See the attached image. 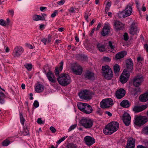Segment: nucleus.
<instances>
[{
	"mask_svg": "<svg viewBox=\"0 0 148 148\" xmlns=\"http://www.w3.org/2000/svg\"><path fill=\"white\" fill-rule=\"evenodd\" d=\"M119 127L118 122L113 121L108 123L103 129V131L105 134L110 135L116 131Z\"/></svg>",
	"mask_w": 148,
	"mask_h": 148,
	"instance_id": "obj_1",
	"label": "nucleus"
},
{
	"mask_svg": "<svg viewBox=\"0 0 148 148\" xmlns=\"http://www.w3.org/2000/svg\"><path fill=\"white\" fill-rule=\"evenodd\" d=\"M57 80L60 85L65 86L69 84L71 82V78L69 75L65 73L61 74L57 78Z\"/></svg>",
	"mask_w": 148,
	"mask_h": 148,
	"instance_id": "obj_2",
	"label": "nucleus"
},
{
	"mask_svg": "<svg viewBox=\"0 0 148 148\" xmlns=\"http://www.w3.org/2000/svg\"><path fill=\"white\" fill-rule=\"evenodd\" d=\"M102 74L105 78L108 80L111 79L113 77L112 71L108 65L102 66Z\"/></svg>",
	"mask_w": 148,
	"mask_h": 148,
	"instance_id": "obj_3",
	"label": "nucleus"
},
{
	"mask_svg": "<svg viewBox=\"0 0 148 148\" xmlns=\"http://www.w3.org/2000/svg\"><path fill=\"white\" fill-rule=\"evenodd\" d=\"M82 126L87 129L91 128L93 125V121L89 118H83L80 121Z\"/></svg>",
	"mask_w": 148,
	"mask_h": 148,
	"instance_id": "obj_4",
	"label": "nucleus"
},
{
	"mask_svg": "<svg viewBox=\"0 0 148 148\" xmlns=\"http://www.w3.org/2000/svg\"><path fill=\"white\" fill-rule=\"evenodd\" d=\"M114 104L113 101L111 98L103 99L100 103V107L102 108H108Z\"/></svg>",
	"mask_w": 148,
	"mask_h": 148,
	"instance_id": "obj_5",
	"label": "nucleus"
},
{
	"mask_svg": "<svg viewBox=\"0 0 148 148\" xmlns=\"http://www.w3.org/2000/svg\"><path fill=\"white\" fill-rule=\"evenodd\" d=\"M71 69L73 73L78 75H81L83 71L82 67L77 63L72 64L71 65Z\"/></svg>",
	"mask_w": 148,
	"mask_h": 148,
	"instance_id": "obj_6",
	"label": "nucleus"
},
{
	"mask_svg": "<svg viewBox=\"0 0 148 148\" xmlns=\"http://www.w3.org/2000/svg\"><path fill=\"white\" fill-rule=\"evenodd\" d=\"M144 81V78L141 75H138L133 79V84L135 87H138L141 85Z\"/></svg>",
	"mask_w": 148,
	"mask_h": 148,
	"instance_id": "obj_7",
	"label": "nucleus"
},
{
	"mask_svg": "<svg viewBox=\"0 0 148 148\" xmlns=\"http://www.w3.org/2000/svg\"><path fill=\"white\" fill-rule=\"evenodd\" d=\"M148 121V118L145 116H138L135 119L136 124L140 126L143 125Z\"/></svg>",
	"mask_w": 148,
	"mask_h": 148,
	"instance_id": "obj_8",
	"label": "nucleus"
},
{
	"mask_svg": "<svg viewBox=\"0 0 148 148\" xmlns=\"http://www.w3.org/2000/svg\"><path fill=\"white\" fill-rule=\"evenodd\" d=\"M79 95L80 98L86 100H89L92 98L90 92L87 90L80 92L79 94Z\"/></svg>",
	"mask_w": 148,
	"mask_h": 148,
	"instance_id": "obj_9",
	"label": "nucleus"
},
{
	"mask_svg": "<svg viewBox=\"0 0 148 148\" xmlns=\"http://www.w3.org/2000/svg\"><path fill=\"white\" fill-rule=\"evenodd\" d=\"M130 76L129 72L126 70H124L120 77V80L121 83L122 84L126 83L128 80Z\"/></svg>",
	"mask_w": 148,
	"mask_h": 148,
	"instance_id": "obj_10",
	"label": "nucleus"
},
{
	"mask_svg": "<svg viewBox=\"0 0 148 148\" xmlns=\"http://www.w3.org/2000/svg\"><path fill=\"white\" fill-rule=\"evenodd\" d=\"M24 51L23 49L21 46H16L14 49L13 55L14 57H19Z\"/></svg>",
	"mask_w": 148,
	"mask_h": 148,
	"instance_id": "obj_11",
	"label": "nucleus"
},
{
	"mask_svg": "<svg viewBox=\"0 0 148 148\" xmlns=\"http://www.w3.org/2000/svg\"><path fill=\"white\" fill-rule=\"evenodd\" d=\"M85 144L88 146H90L93 144L95 142V139L90 136H86L84 139Z\"/></svg>",
	"mask_w": 148,
	"mask_h": 148,
	"instance_id": "obj_12",
	"label": "nucleus"
},
{
	"mask_svg": "<svg viewBox=\"0 0 148 148\" xmlns=\"http://www.w3.org/2000/svg\"><path fill=\"white\" fill-rule=\"evenodd\" d=\"M139 29L134 23H133L130 26L129 29V33L130 34L134 35L136 34L139 32Z\"/></svg>",
	"mask_w": 148,
	"mask_h": 148,
	"instance_id": "obj_13",
	"label": "nucleus"
},
{
	"mask_svg": "<svg viewBox=\"0 0 148 148\" xmlns=\"http://www.w3.org/2000/svg\"><path fill=\"white\" fill-rule=\"evenodd\" d=\"M110 28L109 24L108 23H106L101 32V35L103 36L107 35L110 32Z\"/></svg>",
	"mask_w": 148,
	"mask_h": 148,
	"instance_id": "obj_14",
	"label": "nucleus"
},
{
	"mask_svg": "<svg viewBox=\"0 0 148 148\" xmlns=\"http://www.w3.org/2000/svg\"><path fill=\"white\" fill-rule=\"evenodd\" d=\"M131 117L130 114L127 112H125L123 114V121L125 124L126 126H128L130 123Z\"/></svg>",
	"mask_w": 148,
	"mask_h": 148,
	"instance_id": "obj_15",
	"label": "nucleus"
},
{
	"mask_svg": "<svg viewBox=\"0 0 148 148\" xmlns=\"http://www.w3.org/2000/svg\"><path fill=\"white\" fill-rule=\"evenodd\" d=\"M46 76L49 81L52 83H55L56 82V78L54 74L49 71L47 73Z\"/></svg>",
	"mask_w": 148,
	"mask_h": 148,
	"instance_id": "obj_16",
	"label": "nucleus"
},
{
	"mask_svg": "<svg viewBox=\"0 0 148 148\" xmlns=\"http://www.w3.org/2000/svg\"><path fill=\"white\" fill-rule=\"evenodd\" d=\"M125 91L123 89L121 88L116 91L115 95L116 98L120 99L125 96Z\"/></svg>",
	"mask_w": 148,
	"mask_h": 148,
	"instance_id": "obj_17",
	"label": "nucleus"
},
{
	"mask_svg": "<svg viewBox=\"0 0 148 148\" xmlns=\"http://www.w3.org/2000/svg\"><path fill=\"white\" fill-rule=\"evenodd\" d=\"M135 142V139L132 138H129L127 140V146L125 148H134Z\"/></svg>",
	"mask_w": 148,
	"mask_h": 148,
	"instance_id": "obj_18",
	"label": "nucleus"
},
{
	"mask_svg": "<svg viewBox=\"0 0 148 148\" xmlns=\"http://www.w3.org/2000/svg\"><path fill=\"white\" fill-rule=\"evenodd\" d=\"M124 25L120 21H116L114 22V27L116 30L122 29L124 28Z\"/></svg>",
	"mask_w": 148,
	"mask_h": 148,
	"instance_id": "obj_19",
	"label": "nucleus"
},
{
	"mask_svg": "<svg viewBox=\"0 0 148 148\" xmlns=\"http://www.w3.org/2000/svg\"><path fill=\"white\" fill-rule=\"evenodd\" d=\"M147 108V106L146 105L136 106L133 108V110L135 112H138L143 111Z\"/></svg>",
	"mask_w": 148,
	"mask_h": 148,
	"instance_id": "obj_20",
	"label": "nucleus"
},
{
	"mask_svg": "<svg viewBox=\"0 0 148 148\" xmlns=\"http://www.w3.org/2000/svg\"><path fill=\"white\" fill-rule=\"evenodd\" d=\"M85 78L90 80H94L95 79L94 74L92 72L88 71L86 72L84 75Z\"/></svg>",
	"mask_w": 148,
	"mask_h": 148,
	"instance_id": "obj_21",
	"label": "nucleus"
},
{
	"mask_svg": "<svg viewBox=\"0 0 148 148\" xmlns=\"http://www.w3.org/2000/svg\"><path fill=\"white\" fill-rule=\"evenodd\" d=\"M63 62L62 61L60 63L59 67H56L55 70V73L56 76L58 75L60 72H61L63 69Z\"/></svg>",
	"mask_w": 148,
	"mask_h": 148,
	"instance_id": "obj_22",
	"label": "nucleus"
},
{
	"mask_svg": "<svg viewBox=\"0 0 148 148\" xmlns=\"http://www.w3.org/2000/svg\"><path fill=\"white\" fill-rule=\"evenodd\" d=\"M44 90V86L43 85L41 84L38 83L36 84L35 88V90L37 92H42Z\"/></svg>",
	"mask_w": 148,
	"mask_h": 148,
	"instance_id": "obj_23",
	"label": "nucleus"
},
{
	"mask_svg": "<svg viewBox=\"0 0 148 148\" xmlns=\"http://www.w3.org/2000/svg\"><path fill=\"white\" fill-rule=\"evenodd\" d=\"M92 107L87 103L84 110L83 112L86 114H89L92 112Z\"/></svg>",
	"mask_w": 148,
	"mask_h": 148,
	"instance_id": "obj_24",
	"label": "nucleus"
},
{
	"mask_svg": "<svg viewBox=\"0 0 148 148\" xmlns=\"http://www.w3.org/2000/svg\"><path fill=\"white\" fill-rule=\"evenodd\" d=\"M124 11L127 16H130L132 12V6L129 5H127Z\"/></svg>",
	"mask_w": 148,
	"mask_h": 148,
	"instance_id": "obj_25",
	"label": "nucleus"
},
{
	"mask_svg": "<svg viewBox=\"0 0 148 148\" xmlns=\"http://www.w3.org/2000/svg\"><path fill=\"white\" fill-rule=\"evenodd\" d=\"M127 54V53L126 51H121L117 53L115 55V58L116 60L120 59L123 58Z\"/></svg>",
	"mask_w": 148,
	"mask_h": 148,
	"instance_id": "obj_26",
	"label": "nucleus"
},
{
	"mask_svg": "<svg viewBox=\"0 0 148 148\" xmlns=\"http://www.w3.org/2000/svg\"><path fill=\"white\" fill-rule=\"evenodd\" d=\"M126 67L128 69H131L133 68V63L131 59H129L126 60Z\"/></svg>",
	"mask_w": 148,
	"mask_h": 148,
	"instance_id": "obj_27",
	"label": "nucleus"
},
{
	"mask_svg": "<svg viewBox=\"0 0 148 148\" xmlns=\"http://www.w3.org/2000/svg\"><path fill=\"white\" fill-rule=\"evenodd\" d=\"M139 99L141 101L145 102L148 100V92H146L140 96Z\"/></svg>",
	"mask_w": 148,
	"mask_h": 148,
	"instance_id": "obj_28",
	"label": "nucleus"
},
{
	"mask_svg": "<svg viewBox=\"0 0 148 148\" xmlns=\"http://www.w3.org/2000/svg\"><path fill=\"white\" fill-rule=\"evenodd\" d=\"M120 105L123 107L127 108L130 106V103L127 100H124L120 103Z\"/></svg>",
	"mask_w": 148,
	"mask_h": 148,
	"instance_id": "obj_29",
	"label": "nucleus"
},
{
	"mask_svg": "<svg viewBox=\"0 0 148 148\" xmlns=\"http://www.w3.org/2000/svg\"><path fill=\"white\" fill-rule=\"evenodd\" d=\"M86 103H79L77 104V106L78 108L81 111L83 112L84 108L86 105Z\"/></svg>",
	"mask_w": 148,
	"mask_h": 148,
	"instance_id": "obj_30",
	"label": "nucleus"
},
{
	"mask_svg": "<svg viewBox=\"0 0 148 148\" xmlns=\"http://www.w3.org/2000/svg\"><path fill=\"white\" fill-rule=\"evenodd\" d=\"M43 18L41 17V16L37 15H34L33 17V20L35 21H38L39 20H43Z\"/></svg>",
	"mask_w": 148,
	"mask_h": 148,
	"instance_id": "obj_31",
	"label": "nucleus"
},
{
	"mask_svg": "<svg viewBox=\"0 0 148 148\" xmlns=\"http://www.w3.org/2000/svg\"><path fill=\"white\" fill-rule=\"evenodd\" d=\"M10 138L8 137L4 140L2 143V145L3 146H7L10 143V141L9 140Z\"/></svg>",
	"mask_w": 148,
	"mask_h": 148,
	"instance_id": "obj_32",
	"label": "nucleus"
},
{
	"mask_svg": "<svg viewBox=\"0 0 148 148\" xmlns=\"http://www.w3.org/2000/svg\"><path fill=\"white\" fill-rule=\"evenodd\" d=\"M97 47L100 51H103L105 50V46L101 44H98Z\"/></svg>",
	"mask_w": 148,
	"mask_h": 148,
	"instance_id": "obj_33",
	"label": "nucleus"
},
{
	"mask_svg": "<svg viewBox=\"0 0 148 148\" xmlns=\"http://www.w3.org/2000/svg\"><path fill=\"white\" fill-rule=\"evenodd\" d=\"M119 17L121 18H123L127 17L125 14L124 10L119 12L118 13Z\"/></svg>",
	"mask_w": 148,
	"mask_h": 148,
	"instance_id": "obj_34",
	"label": "nucleus"
},
{
	"mask_svg": "<svg viewBox=\"0 0 148 148\" xmlns=\"http://www.w3.org/2000/svg\"><path fill=\"white\" fill-rule=\"evenodd\" d=\"M111 5V2L110 1H108L107 3L105 8V12L107 13V12L109 10L110 7Z\"/></svg>",
	"mask_w": 148,
	"mask_h": 148,
	"instance_id": "obj_35",
	"label": "nucleus"
},
{
	"mask_svg": "<svg viewBox=\"0 0 148 148\" xmlns=\"http://www.w3.org/2000/svg\"><path fill=\"white\" fill-rule=\"evenodd\" d=\"M114 70L115 74L117 73L120 70L119 66L117 64H115L114 66Z\"/></svg>",
	"mask_w": 148,
	"mask_h": 148,
	"instance_id": "obj_36",
	"label": "nucleus"
},
{
	"mask_svg": "<svg viewBox=\"0 0 148 148\" xmlns=\"http://www.w3.org/2000/svg\"><path fill=\"white\" fill-rule=\"evenodd\" d=\"M141 132L143 134H148V126L144 127L142 129Z\"/></svg>",
	"mask_w": 148,
	"mask_h": 148,
	"instance_id": "obj_37",
	"label": "nucleus"
},
{
	"mask_svg": "<svg viewBox=\"0 0 148 148\" xmlns=\"http://www.w3.org/2000/svg\"><path fill=\"white\" fill-rule=\"evenodd\" d=\"M66 148H77V145L72 143H70L66 146Z\"/></svg>",
	"mask_w": 148,
	"mask_h": 148,
	"instance_id": "obj_38",
	"label": "nucleus"
},
{
	"mask_svg": "<svg viewBox=\"0 0 148 148\" xmlns=\"http://www.w3.org/2000/svg\"><path fill=\"white\" fill-rule=\"evenodd\" d=\"M114 42L111 41H109L108 42V47L109 48H110L111 49H113L114 48Z\"/></svg>",
	"mask_w": 148,
	"mask_h": 148,
	"instance_id": "obj_39",
	"label": "nucleus"
},
{
	"mask_svg": "<svg viewBox=\"0 0 148 148\" xmlns=\"http://www.w3.org/2000/svg\"><path fill=\"white\" fill-rule=\"evenodd\" d=\"M25 66L28 71H30L32 68V65L30 64H25Z\"/></svg>",
	"mask_w": 148,
	"mask_h": 148,
	"instance_id": "obj_40",
	"label": "nucleus"
},
{
	"mask_svg": "<svg viewBox=\"0 0 148 148\" xmlns=\"http://www.w3.org/2000/svg\"><path fill=\"white\" fill-rule=\"evenodd\" d=\"M76 8L73 7H71L68 10L70 13H75L76 12L75 9Z\"/></svg>",
	"mask_w": 148,
	"mask_h": 148,
	"instance_id": "obj_41",
	"label": "nucleus"
},
{
	"mask_svg": "<svg viewBox=\"0 0 148 148\" xmlns=\"http://www.w3.org/2000/svg\"><path fill=\"white\" fill-rule=\"evenodd\" d=\"M0 25L5 26L7 25L6 22L3 19H1L0 20Z\"/></svg>",
	"mask_w": 148,
	"mask_h": 148,
	"instance_id": "obj_42",
	"label": "nucleus"
},
{
	"mask_svg": "<svg viewBox=\"0 0 148 148\" xmlns=\"http://www.w3.org/2000/svg\"><path fill=\"white\" fill-rule=\"evenodd\" d=\"M77 126V125L76 124H75L74 125H71L70 128H69V131H71L72 130L74 129Z\"/></svg>",
	"mask_w": 148,
	"mask_h": 148,
	"instance_id": "obj_43",
	"label": "nucleus"
},
{
	"mask_svg": "<svg viewBox=\"0 0 148 148\" xmlns=\"http://www.w3.org/2000/svg\"><path fill=\"white\" fill-rule=\"evenodd\" d=\"M58 13V10H55L54 12L51 14V17L52 18L54 17Z\"/></svg>",
	"mask_w": 148,
	"mask_h": 148,
	"instance_id": "obj_44",
	"label": "nucleus"
},
{
	"mask_svg": "<svg viewBox=\"0 0 148 148\" xmlns=\"http://www.w3.org/2000/svg\"><path fill=\"white\" fill-rule=\"evenodd\" d=\"M33 105L35 108H37L39 106V103L36 100L34 101Z\"/></svg>",
	"mask_w": 148,
	"mask_h": 148,
	"instance_id": "obj_45",
	"label": "nucleus"
},
{
	"mask_svg": "<svg viewBox=\"0 0 148 148\" xmlns=\"http://www.w3.org/2000/svg\"><path fill=\"white\" fill-rule=\"evenodd\" d=\"M103 60L104 61L106 62H109L111 60V59L107 57H104L103 58Z\"/></svg>",
	"mask_w": 148,
	"mask_h": 148,
	"instance_id": "obj_46",
	"label": "nucleus"
},
{
	"mask_svg": "<svg viewBox=\"0 0 148 148\" xmlns=\"http://www.w3.org/2000/svg\"><path fill=\"white\" fill-rule=\"evenodd\" d=\"M37 122L39 124H44V122L42 120L41 118H38V119Z\"/></svg>",
	"mask_w": 148,
	"mask_h": 148,
	"instance_id": "obj_47",
	"label": "nucleus"
},
{
	"mask_svg": "<svg viewBox=\"0 0 148 148\" xmlns=\"http://www.w3.org/2000/svg\"><path fill=\"white\" fill-rule=\"evenodd\" d=\"M65 1L64 0H62L60 1H59L57 2V4L59 5H63L65 3Z\"/></svg>",
	"mask_w": 148,
	"mask_h": 148,
	"instance_id": "obj_48",
	"label": "nucleus"
},
{
	"mask_svg": "<svg viewBox=\"0 0 148 148\" xmlns=\"http://www.w3.org/2000/svg\"><path fill=\"white\" fill-rule=\"evenodd\" d=\"M20 119L21 123L23 125L24 124V119L21 114L20 115Z\"/></svg>",
	"mask_w": 148,
	"mask_h": 148,
	"instance_id": "obj_49",
	"label": "nucleus"
},
{
	"mask_svg": "<svg viewBox=\"0 0 148 148\" xmlns=\"http://www.w3.org/2000/svg\"><path fill=\"white\" fill-rule=\"evenodd\" d=\"M45 25L44 24H40L39 27V29L41 30H43L45 29Z\"/></svg>",
	"mask_w": 148,
	"mask_h": 148,
	"instance_id": "obj_50",
	"label": "nucleus"
},
{
	"mask_svg": "<svg viewBox=\"0 0 148 148\" xmlns=\"http://www.w3.org/2000/svg\"><path fill=\"white\" fill-rule=\"evenodd\" d=\"M46 39L47 40V41L48 42H50L51 41V36L49 35L48 36L47 38Z\"/></svg>",
	"mask_w": 148,
	"mask_h": 148,
	"instance_id": "obj_51",
	"label": "nucleus"
},
{
	"mask_svg": "<svg viewBox=\"0 0 148 148\" xmlns=\"http://www.w3.org/2000/svg\"><path fill=\"white\" fill-rule=\"evenodd\" d=\"M50 129L52 133H54L56 132V129L53 126L51 127L50 128Z\"/></svg>",
	"mask_w": 148,
	"mask_h": 148,
	"instance_id": "obj_52",
	"label": "nucleus"
},
{
	"mask_svg": "<svg viewBox=\"0 0 148 148\" xmlns=\"http://www.w3.org/2000/svg\"><path fill=\"white\" fill-rule=\"evenodd\" d=\"M124 39L125 40H127L128 39L127 34V33H125L123 35Z\"/></svg>",
	"mask_w": 148,
	"mask_h": 148,
	"instance_id": "obj_53",
	"label": "nucleus"
},
{
	"mask_svg": "<svg viewBox=\"0 0 148 148\" xmlns=\"http://www.w3.org/2000/svg\"><path fill=\"white\" fill-rule=\"evenodd\" d=\"M14 11L13 10H10L9 11V14L10 15L12 16L14 15Z\"/></svg>",
	"mask_w": 148,
	"mask_h": 148,
	"instance_id": "obj_54",
	"label": "nucleus"
},
{
	"mask_svg": "<svg viewBox=\"0 0 148 148\" xmlns=\"http://www.w3.org/2000/svg\"><path fill=\"white\" fill-rule=\"evenodd\" d=\"M41 41L45 45H46L47 42V40L45 38H43L41 40Z\"/></svg>",
	"mask_w": 148,
	"mask_h": 148,
	"instance_id": "obj_55",
	"label": "nucleus"
},
{
	"mask_svg": "<svg viewBox=\"0 0 148 148\" xmlns=\"http://www.w3.org/2000/svg\"><path fill=\"white\" fill-rule=\"evenodd\" d=\"M96 113L97 114H99V115H101L102 114V112L100 110H99L96 111Z\"/></svg>",
	"mask_w": 148,
	"mask_h": 148,
	"instance_id": "obj_56",
	"label": "nucleus"
},
{
	"mask_svg": "<svg viewBox=\"0 0 148 148\" xmlns=\"http://www.w3.org/2000/svg\"><path fill=\"white\" fill-rule=\"evenodd\" d=\"M4 103V101L2 97L0 98V103L3 104Z\"/></svg>",
	"mask_w": 148,
	"mask_h": 148,
	"instance_id": "obj_57",
	"label": "nucleus"
},
{
	"mask_svg": "<svg viewBox=\"0 0 148 148\" xmlns=\"http://www.w3.org/2000/svg\"><path fill=\"white\" fill-rule=\"evenodd\" d=\"M95 28H93L91 30L90 33V36H92L94 33V32L95 30Z\"/></svg>",
	"mask_w": 148,
	"mask_h": 148,
	"instance_id": "obj_58",
	"label": "nucleus"
},
{
	"mask_svg": "<svg viewBox=\"0 0 148 148\" xmlns=\"http://www.w3.org/2000/svg\"><path fill=\"white\" fill-rule=\"evenodd\" d=\"M106 114H107L109 116H111L112 115V114L109 111H106Z\"/></svg>",
	"mask_w": 148,
	"mask_h": 148,
	"instance_id": "obj_59",
	"label": "nucleus"
},
{
	"mask_svg": "<svg viewBox=\"0 0 148 148\" xmlns=\"http://www.w3.org/2000/svg\"><path fill=\"white\" fill-rule=\"evenodd\" d=\"M42 16H41V17L43 18V19H44L43 20H45V17L46 16L47 14L45 13H43L42 14Z\"/></svg>",
	"mask_w": 148,
	"mask_h": 148,
	"instance_id": "obj_60",
	"label": "nucleus"
},
{
	"mask_svg": "<svg viewBox=\"0 0 148 148\" xmlns=\"http://www.w3.org/2000/svg\"><path fill=\"white\" fill-rule=\"evenodd\" d=\"M144 48L148 52V44H145L144 46Z\"/></svg>",
	"mask_w": 148,
	"mask_h": 148,
	"instance_id": "obj_61",
	"label": "nucleus"
},
{
	"mask_svg": "<svg viewBox=\"0 0 148 148\" xmlns=\"http://www.w3.org/2000/svg\"><path fill=\"white\" fill-rule=\"evenodd\" d=\"M101 27V24L100 23H99L97 27L96 28V29L97 30H98Z\"/></svg>",
	"mask_w": 148,
	"mask_h": 148,
	"instance_id": "obj_62",
	"label": "nucleus"
},
{
	"mask_svg": "<svg viewBox=\"0 0 148 148\" xmlns=\"http://www.w3.org/2000/svg\"><path fill=\"white\" fill-rule=\"evenodd\" d=\"M137 148H147V147L143 146L142 145H138L137 146Z\"/></svg>",
	"mask_w": 148,
	"mask_h": 148,
	"instance_id": "obj_63",
	"label": "nucleus"
},
{
	"mask_svg": "<svg viewBox=\"0 0 148 148\" xmlns=\"http://www.w3.org/2000/svg\"><path fill=\"white\" fill-rule=\"evenodd\" d=\"M46 9V8L45 7H41L40 8V10L41 11H43L45 9Z\"/></svg>",
	"mask_w": 148,
	"mask_h": 148,
	"instance_id": "obj_64",
	"label": "nucleus"
}]
</instances>
